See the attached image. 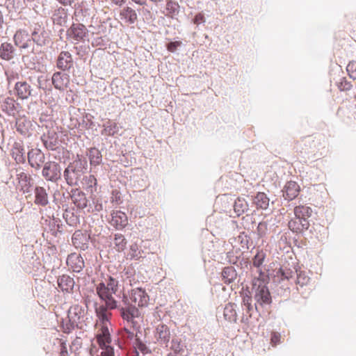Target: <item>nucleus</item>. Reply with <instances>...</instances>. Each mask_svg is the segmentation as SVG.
<instances>
[{
    "mask_svg": "<svg viewBox=\"0 0 356 356\" xmlns=\"http://www.w3.org/2000/svg\"><path fill=\"white\" fill-rule=\"evenodd\" d=\"M41 140L47 149H54L58 144V136L54 131H48L41 136Z\"/></svg>",
    "mask_w": 356,
    "mask_h": 356,
    "instance_id": "obj_29",
    "label": "nucleus"
},
{
    "mask_svg": "<svg viewBox=\"0 0 356 356\" xmlns=\"http://www.w3.org/2000/svg\"><path fill=\"white\" fill-rule=\"evenodd\" d=\"M31 41L38 46H43L47 40V33L40 25H35L31 33Z\"/></svg>",
    "mask_w": 356,
    "mask_h": 356,
    "instance_id": "obj_22",
    "label": "nucleus"
},
{
    "mask_svg": "<svg viewBox=\"0 0 356 356\" xmlns=\"http://www.w3.org/2000/svg\"><path fill=\"white\" fill-rule=\"evenodd\" d=\"M73 65L72 55L68 51H61L57 59V67L65 71L69 70Z\"/></svg>",
    "mask_w": 356,
    "mask_h": 356,
    "instance_id": "obj_23",
    "label": "nucleus"
},
{
    "mask_svg": "<svg viewBox=\"0 0 356 356\" xmlns=\"http://www.w3.org/2000/svg\"><path fill=\"white\" fill-rule=\"evenodd\" d=\"M88 35V30L82 24H73L67 31V38L76 43L84 42Z\"/></svg>",
    "mask_w": 356,
    "mask_h": 356,
    "instance_id": "obj_8",
    "label": "nucleus"
},
{
    "mask_svg": "<svg viewBox=\"0 0 356 356\" xmlns=\"http://www.w3.org/2000/svg\"><path fill=\"white\" fill-rule=\"evenodd\" d=\"M236 271L233 266H227L223 268L222 277L225 283L230 284L236 278Z\"/></svg>",
    "mask_w": 356,
    "mask_h": 356,
    "instance_id": "obj_44",
    "label": "nucleus"
},
{
    "mask_svg": "<svg viewBox=\"0 0 356 356\" xmlns=\"http://www.w3.org/2000/svg\"><path fill=\"white\" fill-rule=\"evenodd\" d=\"M63 218L70 226L75 227L79 223V216L74 209H66Z\"/></svg>",
    "mask_w": 356,
    "mask_h": 356,
    "instance_id": "obj_39",
    "label": "nucleus"
},
{
    "mask_svg": "<svg viewBox=\"0 0 356 356\" xmlns=\"http://www.w3.org/2000/svg\"><path fill=\"white\" fill-rule=\"evenodd\" d=\"M14 48L10 43L3 42L0 46V58L10 60L13 58Z\"/></svg>",
    "mask_w": 356,
    "mask_h": 356,
    "instance_id": "obj_36",
    "label": "nucleus"
},
{
    "mask_svg": "<svg viewBox=\"0 0 356 356\" xmlns=\"http://www.w3.org/2000/svg\"><path fill=\"white\" fill-rule=\"evenodd\" d=\"M60 165L55 161H48L44 165L42 175L47 181H58L61 177Z\"/></svg>",
    "mask_w": 356,
    "mask_h": 356,
    "instance_id": "obj_7",
    "label": "nucleus"
},
{
    "mask_svg": "<svg viewBox=\"0 0 356 356\" xmlns=\"http://www.w3.org/2000/svg\"><path fill=\"white\" fill-rule=\"evenodd\" d=\"M119 282L113 277L108 276L104 282H100L97 286V293L102 300L107 304L111 309H117L118 302L113 297L118 290Z\"/></svg>",
    "mask_w": 356,
    "mask_h": 356,
    "instance_id": "obj_4",
    "label": "nucleus"
},
{
    "mask_svg": "<svg viewBox=\"0 0 356 356\" xmlns=\"http://www.w3.org/2000/svg\"><path fill=\"white\" fill-rule=\"evenodd\" d=\"M60 346V356H68L66 343L64 341H61Z\"/></svg>",
    "mask_w": 356,
    "mask_h": 356,
    "instance_id": "obj_59",
    "label": "nucleus"
},
{
    "mask_svg": "<svg viewBox=\"0 0 356 356\" xmlns=\"http://www.w3.org/2000/svg\"><path fill=\"white\" fill-rule=\"evenodd\" d=\"M71 198L73 203L80 209H83L87 207L88 200L86 194L79 189H74L72 191Z\"/></svg>",
    "mask_w": 356,
    "mask_h": 356,
    "instance_id": "obj_25",
    "label": "nucleus"
},
{
    "mask_svg": "<svg viewBox=\"0 0 356 356\" xmlns=\"http://www.w3.org/2000/svg\"><path fill=\"white\" fill-rule=\"evenodd\" d=\"M309 280V277L305 273L300 272L297 274L296 284L300 286H303L307 284Z\"/></svg>",
    "mask_w": 356,
    "mask_h": 356,
    "instance_id": "obj_48",
    "label": "nucleus"
},
{
    "mask_svg": "<svg viewBox=\"0 0 356 356\" xmlns=\"http://www.w3.org/2000/svg\"><path fill=\"white\" fill-rule=\"evenodd\" d=\"M87 305H74L68 309L69 323L63 326L66 333H70L75 327L83 329L86 325Z\"/></svg>",
    "mask_w": 356,
    "mask_h": 356,
    "instance_id": "obj_5",
    "label": "nucleus"
},
{
    "mask_svg": "<svg viewBox=\"0 0 356 356\" xmlns=\"http://www.w3.org/2000/svg\"><path fill=\"white\" fill-rule=\"evenodd\" d=\"M103 128L102 134L108 136H113L120 131V127L118 126L117 123L111 122V120L104 123L103 124Z\"/></svg>",
    "mask_w": 356,
    "mask_h": 356,
    "instance_id": "obj_42",
    "label": "nucleus"
},
{
    "mask_svg": "<svg viewBox=\"0 0 356 356\" xmlns=\"http://www.w3.org/2000/svg\"><path fill=\"white\" fill-rule=\"evenodd\" d=\"M111 309L106 302L95 305L97 320L95 337L90 340L89 347L90 356H113V346L110 333Z\"/></svg>",
    "mask_w": 356,
    "mask_h": 356,
    "instance_id": "obj_1",
    "label": "nucleus"
},
{
    "mask_svg": "<svg viewBox=\"0 0 356 356\" xmlns=\"http://www.w3.org/2000/svg\"><path fill=\"white\" fill-rule=\"evenodd\" d=\"M131 1L139 6H146L147 5V0H131Z\"/></svg>",
    "mask_w": 356,
    "mask_h": 356,
    "instance_id": "obj_63",
    "label": "nucleus"
},
{
    "mask_svg": "<svg viewBox=\"0 0 356 356\" xmlns=\"http://www.w3.org/2000/svg\"><path fill=\"white\" fill-rule=\"evenodd\" d=\"M111 201L113 203H115L117 204H118L120 202V193L118 191H112Z\"/></svg>",
    "mask_w": 356,
    "mask_h": 356,
    "instance_id": "obj_58",
    "label": "nucleus"
},
{
    "mask_svg": "<svg viewBox=\"0 0 356 356\" xmlns=\"http://www.w3.org/2000/svg\"><path fill=\"white\" fill-rule=\"evenodd\" d=\"M15 44L21 49H27L30 47L31 40L29 33L25 30L17 31L14 35Z\"/></svg>",
    "mask_w": 356,
    "mask_h": 356,
    "instance_id": "obj_19",
    "label": "nucleus"
},
{
    "mask_svg": "<svg viewBox=\"0 0 356 356\" xmlns=\"http://www.w3.org/2000/svg\"><path fill=\"white\" fill-rule=\"evenodd\" d=\"M205 22H206V19H205L204 15L202 13H197L193 19V23L195 24L196 25H200L201 24H204V23H205Z\"/></svg>",
    "mask_w": 356,
    "mask_h": 356,
    "instance_id": "obj_55",
    "label": "nucleus"
},
{
    "mask_svg": "<svg viewBox=\"0 0 356 356\" xmlns=\"http://www.w3.org/2000/svg\"><path fill=\"white\" fill-rule=\"evenodd\" d=\"M282 192L284 200L291 201L298 195L300 186L296 181H290L286 182Z\"/></svg>",
    "mask_w": 356,
    "mask_h": 356,
    "instance_id": "obj_15",
    "label": "nucleus"
},
{
    "mask_svg": "<svg viewBox=\"0 0 356 356\" xmlns=\"http://www.w3.org/2000/svg\"><path fill=\"white\" fill-rule=\"evenodd\" d=\"M312 209L309 207L300 205L294 209L295 216L301 220H307L312 215Z\"/></svg>",
    "mask_w": 356,
    "mask_h": 356,
    "instance_id": "obj_41",
    "label": "nucleus"
},
{
    "mask_svg": "<svg viewBox=\"0 0 356 356\" xmlns=\"http://www.w3.org/2000/svg\"><path fill=\"white\" fill-rule=\"evenodd\" d=\"M51 82L56 89L63 91L67 88L70 85V75L65 72V71L56 72L52 75Z\"/></svg>",
    "mask_w": 356,
    "mask_h": 356,
    "instance_id": "obj_10",
    "label": "nucleus"
},
{
    "mask_svg": "<svg viewBox=\"0 0 356 356\" xmlns=\"http://www.w3.org/2000/svg\"><path fill=\"white\" fill-rule=\"evenodd\" d=\"M122 337L124 339L131 340L135 337V334L133 332H131L127 327H124V331L122 333Z\"/></svg>",
    "mask_w": 356,
    "mask_h": 356,
    "instance_id": "obj_57",
    "label": "nucleus"
},
{
    "mask_svg": "<svg viewBox=\"0 0 356 356\" xmlns=\"http://www.w3.org/2000/svg\"><path fill=\"white\" fill-rule=\"evenodd\" d=\"M93 208L90 210V207L88 209V211L92 212H99L103 210L104 206L102 201L99 199H95L92 201Z\"/></svg>",
    "mask_w": 356,
    "mask_h": 356,
    "instance_id": "obj_52",
    "label": "nucleus"
},
{
    "mask_svg": "<svg viewBox=\"0 0 356 356\" xmlns=\"http://www.w3.org/2000/svg\"><path fill=\"white\" fill-rule=\"evenodd\" d=\"M165 10L167 13L165 15L166 16L173 17V16L179 13V5L176 1L167 0Z\"/></svg>",
    "mask_w": 356,
    "mask_h": 356,
    "instance_id": "obj_45",
    "label": "nucleus"
},
{
    "mask_svg": "<svg viewBox=\"0 0 356 356\" xmlns=\"http://www.w3.org/2000/svg\"><path fill=\"white\" fill-rule=\"evenodd\" d=\"M266 257V252L263 250L258 251L256 255L253 257L252 266L254 267V269H252V277H261V275H267L262 270V264Z\"/></svg>",
    "mask_w": 356,
    "mask_h": 356,
    "instance_id": "obj_12",
    "label": "nucleus"
},
{
    "mask_svg": "<svg viewBox=\"0 0 356 356\" xmlns=\"http://www.w3.org/2000/svg\"><path fill=\"white\" fill-rule=\"evenodd\" d=\"M1 108L9 115H14L17 112L19 104L12 97H6L0 102Z\"/></svg>",
    "mask_w": 356,
    "mask_h": 356,
    "instance_id": "obj_28",
    "label": "nucleus"
},
{
    "mask_svg": "<svg viewBox=\"0 0 356 356\" xmlns=\"http://www.w3.org/2000/svg\"><path fill=\"white\" fill-rule=\"evenodd\" d=\"M122 305H118V309L120 311V316L124 322H126L128 325L133 327L134 330H137L140 327L136 318L140 316V312L136 305L129 302L128 296L124 293L122 299Z\"/></svg>",
    "mask_w": 356,
    "mask_h": 356,
    "instance_id": "obj_6",
    "label": "nucleus"
},
{
    "mask_svg": "<svg viewBox=\"0 0 356 356\" xmlns=\"http://www.w3.org/2000/svg\"><path fill=\"white\" fill-rule=\"evenodd\" d=\"M241 307L243 309L241 321L245 323H248L254 312L256 311L255 305H252V297L248 294L243 296ZM257 312H258V309Z\"/></svg>",
    "mask_w": 356,
    "mask_h": 356,
    "instance_id": "obj_11",
    "label": "nucleus"
},
{
    "mask_svg": "<svg viewBox=\"0 0 356 356\" xmlns=\"http://www.w3.org/2000/svg\"><path fill=\"white\" fill-rule=\"evenodd\" d=\"M97 179L93 175L84 177L82 181L83 187L90 193L97 191Z\"/></svg>",
    "mask_w": 356,
    "mask_h": 356,
    "instance_id": "obj_43",
    "label": "nucleus"
},
{
    "mask_svg": "<svg viewBox=\"0 0 356 356\" xmlns=\"http://www.w3.org/2000/svg\"><path fill=\"white\" fill-rule=\"evenodd\" d=\"M339 89L341 91H346L350 90L352 84L350 81H347L345 78H343L337 83Z\"/></svg>",
    "mask_w": 356,
    "mask_h": 356,
    "instance_id": "obj_51",
    "label": "nucleus"
},
{
    "mask_svg": "<svg viewBox=\"0 0 356 356\" xmlns=\"http://www.w3.org/2000/svg\"><path fill=\"white\" fill-rule=\"evenodd\" d=\"M35 204L45 207L49 204L48 195L46 189L41 186H36L34 190Z\"/></svg>",
    "mask_w": 356,
    "mask_h": 356,
    "instance_id": "obj_31",
    "label": "nucleus"
},
{
    "mask_svg": "<svg viewBox=\"0 0 356 356\" xmlns=\"http://www.w3.org/2000/svg\"><path fill=\"white\" fill-rule=\"evenodd\" d=\"M114 243L118 251L120 252L126 248L127 241L122 234H116L114 237Z\"/></svg>",
    "mask_w": 356,
    "mask_h": 356,
    "instance_id": "obj_46",
    "label": "nucleus"
},
{
    "mask_svg": "<svg viewBox=\"0 0 356 356\" xmlns=\"http://www.w3.org/2000/svg\"><path fill=\"white\" fill-rule=\"evenodd\" d=\"M58 285L63 291L71 292L74 286V280L72 277L67 275H63L58 278Z\"/></svg>",
    "mask_w": 356,
    "mask_h": 356,
    "instance_id": "obj_33",
    "label": "nucleus"
},
{
    "mask_svg": "<svg viewBox=\"0 0 356 356\" xmlns=\"http://www.w3.org/2000/svg\"><path fill=\"white\" fill-rule=\"evenodd\" d=\"M112 1V3H113L114 4H115L116 6H122V4H124L127 0H111Z\"/></svg>",
    "mask_w": 356,
    "mask_h": 356,
    "instance_id": "obj_64",
    "label": "nucleus"
},
{
    "mask_svg": "<svg viewBox=\"0 0 356 356\" xmlns=\"http://www.w3.org/2000/svg\"><path fill=\"white\" fill-rule=\"evenodd\" d=\"M154 337L159 343L167 345L170 338L169 327L163 323H160L156 327Z\"/></svg>",
    "mask_w": 356,
    "mask_h": 356,
    "instance_id": "obj_16",
    "label": "nucleus"
},
{
    "mask_svg": "<svg viewBox=\"0 0 356 356\" xmlns=\"http://www.w3.org/2000/svg\"><path fill=\"white\" fill-rule=\"evenodd\" d=\"M120 19L129 24H134L137 20L138 16L135 10L131 7H124L120 13Z\"/></svg>",
    "mask_w": 356,
    "mask_h": 356,
    "instance_id": "obj_34",
    "label": "nucleus"
},
{
    "mask_svg": "<svg viewBox=\"0 0 356 356\" xmlns=\"http://www.w3.org/2000/svg\"><path fill=\"white\" fill-rule=\"evenodd\" d=\"M110 223L117 229H122L127 224V215L121 211H113L111 213V220Z\"/></svg>",
    "mask_w": 356,
    "mask_h": 356,
    "instance_id": "obj_20",
    "label": "nucleus"
},
{
    "mask_svg": "<svg viewBox=\"0 0 356 356\" xmlns=\"http://www.w3.org/2000/svg\"><path fill=\"white\" fill-rule=\"evenodd\" d=\"M63 6H71L74 0H57Z\"/></svg>",
    "mask_w": 356,
    "mask_h": 356,
    "instance_id": "obj_62",
    "label": "nucleus"
},
{
    "mask_svg": "<svg viewBox=\"0 0 356 356\" xmlns=\"http://www.w3.org/2000/svg\"><path fill=\"white\" fill-rule=\"evenodd\" d=\"M282 271V275L283 277V278L284 279H286V280H289L291 275V271H290L289 270H281Z\"/></svg>",
    "mask_w": 356,
    "mask_h": 356,
    "instance_id": "obj_60",
    "label": "nucleus"
},
{
    "mask_svg": "<svg viewBox=\"0 0 356 356\" xmlns=\"http://www.w3.org/2000/svg\"><path fill=\"white\" fill-rule=\"evenodd\" d=\"M67 10L62 7H58L53 13L51 19L54 24L63 26L67 23Z\"/></svg>",
    "mask_w": 356,
    "mask_h": 356,
    "instance_id": "obj_26",
    "label": "nucleus"
},
{
    "mask_svg": "<svg viewBox=\"0 0 356 356\" xmlns=\"http://www.w3.org/2000/svg\"><path fill=\"white\" fill-rule=\"evenodd\" d=\"M269 277L268 275H261V277H254L252 280V291L255 300V309L258 307H264L270 305L272 302V298L267 286Z\"/></svg>",
    "mask_w": 356,
    "mask_h": 356,
    "instance_id": "obj_2",
    "label": "nucleus"
},
{
    "mask_svg": "<svg viewBox=\"0 0 356 356\" xmlns=\"http://www.w3.org/2000/svg\"><path fill=\"white\" fill-rule=\"evenodd\" d=\"M170 348L175 355H183L186 348L185 339L179 336L174 337L172 339Z\"/></svg>",
    "mask_w": 356,
    "mask_h": 356,
    "instance_id": "obj_27",
    "label": "nucleus"
},
{
    "mask_svg": "<svg viewBox=\"0 0 356 356\" xmlns=\"http://www.w3.org/2000/svg\"><path fill=\"white\" fill-rule=\"evenodd\" d=\"M281 334L276 332H273L270 337V343L275 346L280 343Z\"/></svg>",
    "mask_w": 356,
    "mask_h": 356,
    "instance_id": "obj_54",
    "label": "nucleus"
},
{
    "mask_svg": "<svg viewBox=\"0 0 356 356\" xmlns=\"http://www.w3.org/2000/svg\"><path fill=\"white\" fill-rule=\"evenodd\" d=\"M5 74L6 76L8 85H10L15 80L19 79L18 73L14 72L13 70H7L6 71Z\"/></svg>",
    "mask_w": 356,
    "mask_h": 356,
    "instance_id": "obj_53",
    "label": "nucleus"
},
{
    "mask_svg": "<svg viewBox=\"0 0 356 356\" xmlns=\"http://www.w3.org/2000/svg\"><path fill=\"white\" fill-rule=\"evenodd\" d=\"M181 44V42L179 41L171 42L168 44L167 49L170 52H175Z\"/></svg>",
    "mask_w": 356,
    "mask_h": 356,
    "instance_id": "obj_56",
    "label": "nucleus"
},
{
    "mask_svg": "<svg viewBox=\"0 0 356 356\" xmlns=\"http://www.w3.org/2000/svg\"><path fill=\"white\" fill-rule=\"evenodd\" d=\"M248 203L243 197H238L234 203V211L239 216L248 210Z\"/></svg>",
    "mask_w": 356,
    "mask_h": 356,
    "instance_id": "obj_37",
    "label": "nucleus"
},
{
    "mask_svg": "<svg viewBox=\"0 0 356 356\" xmlns=\"http://www.w3.org/2000/svg\"><path fill=\"white\" fill-rule=\"evenodd\" d=\"M44 154L39 149H32L28 152V161L32 168L40 169L44 163Z\"/></svg>",
    "mask_w": 356,
    "mask_h": 356,
    "instance_id": "obj_14",
    "label": "nucleus"
},
{
    "mask_svg": "<svg viewBox=\"0 0 356 356\" xmlns=\"http://www.w3.org/2000/svg\"><path fill=\"white\" fill-rule=\"evenodd\" d=\"M270 200L264 193H258L253 199V203L257 209H266L269 206Z\"/></svg>",
    "mask_w": 356,
    "mask_h": 356,
    "instance_id": "obj_38",
    "label": "nucleus"
},
{
    "mask_svg": "<svg viewBox=\"0 0 356 356\" xmlns=\"http://www.w3.org/2000/svg\"><path fill=\"white\" fill-rule=\"evenodd\" d=\"M4 24V17L3 14L1 10L0 9V33L2 32Z\"/></svg>",
    "mask_w": 356,
    "mask_h": 356,
    "instance_id": "obj_61",
    "label": "nucleus"
},
{
    "mask_svg": "<svg viewBox=\"0 0 356 356\" xmlns=\"http://www.w3.org/2000/svg\"><path fill=\"white\" fill-rule=\"evenodd\" d=\"M88 168V161L82 154H77L76 159L67 165L63 172V177L70 186L79 185L84 170Z\"/></svg>",
    "mask_w": 356,
    "mask_h": 356,
    "instance_id": "obj_3",
    "label": "nucleus"
},
{
    "mask_svg": "<svg viewBox=\"0 0 356 356\" xmlns=\"http://www.w3.org/2000/svg\"><path fill=\"white\" fill-rule=\"evenodd\" d=\"M14 90L19 99H27L31 95L33 89L26 81H17L15 84Z\"/></svg>",
    "mask_w": 356,
    "mask_h": 356,
    "instance_id": "obj_17",
    "label": "nucleus"
},
{
    "mask_svg": "<svg viewBox=\"0 0 356 356\" xmlns=\"http://www.w3.org/2000/svg\"><path fill=\"white\" fill-rule=\"evenodd\" d=\"M17 178L20 190L24 193H29L31 191V188L32 186L31 177L24 172L19 171L17 174Z\"/></svg>",
    "mask_w": 356,
    "mask_h": 356,
    "instance_id": "obj_24",
    "label": "nucleus"
},
{
    "mask_svg": "<svg viewBox=\"0 0 356 356\" xmlns=\"http://www.w3.org/2000/svg\"><path fill=\"white\" fill-rule=\"evenodd\" d=\"M128 298L131 304L134 303V305L139 307L147 306L149 301V296L143 289L140 287L132 289Z\"/></svg>",
    "mask_w": 356,
    "mask_h": 356,
    "instance_id": "obj_9",
    "label": "nucleus"
},
{
    "mask_svg": "<svg viewBox=\"0 0 356 356\" xmlns=\"http://www.w3.org/2000/svg\"><path fill=\"white\" fill-rule=\"evenodd\" d=\"M86 156L88 157L90 161V165L91 167V171L93 170L96 172L95 169L102 163V155L101 152L96 147H91L88 149Z\"/></svg>",
    "mask_w": 356,
    "mask_h": 356,
    "instance_id": "obj_21",
    "label": "nucleus"
},
{
    "mask_svg": "<svg viewBox=\"0 0 356 356\" xmlns=\"http://www.w3.org/2000/svg\"><path fill=\"white\" fill-rule=\"evenodd\" d=\"M289 228L293 232H300L303 230H306L309 227V223L307 220H301L296 217L294 219H291L288 223Z\"/></svg>",
    "mask_w": 356,
    "mask_h": 356,
    "instance_id": "obj_30",
    "label": "nucleus"
},
{
    "mask_svg": "<svg viewBox=\"0 0 356 356\" xmlns=\"http://www.w3.org/2000/svg\"><path fill=\"white\" fill-rule=\"evenodd\" d=\"M128 256L130 257V259H137L140 258V252L138 250V247L137 244H132L130 246L129 252L128 254Z\"/></svg>",
    "mask_w": 356,
    "mask_h": 356,
    "instance_id": "obj_49",
    "label": "nucleus"
},
{
    "mask_svg": "<svg viewBox=\"0 0 356 356\" xmlns=\"http://www.w3.org/2000/svg\"><path fill=\"white\" fill-rule=\"evenodd\" d=\"M87 236L81 231H76L72 237V243L76 248L86 250L88 248Z\"/></svg>",
    "mask_w": 356,
    "mask_h": 356,
    "instance_id": "obj_32",
    "label": "nucleus"
},
{
    "mask_svg": "<svg viewBox=\"0 0 356 356\" xmlns=\"http://www.w3.org/2000/svg\"><path fill=\"white\" fill-rule=\"evenodd\" d=\"M134 348L137 353L140 352L143 355H147L150 353L149 348L139 339H136Z\"/></svg>",
    "mask_w": 356,
    "mask_h": 356,
    "instance_id": "obj_47",
    "label": "nucleus"
},
{
    "mask_svg": "<svg viewBox=\"0 0 356 356\" xmlns=\"http://www.w3.org/2000/svg\"><path fill=\"white\" fill-rule=\"evenodd\" d=\"M347 72L349 76L353 79H356V62L350 61L346 67Z\"/></svg>",
    "mask_w": 356,
    "mask_h": 356,
    "instance_id": "obj_50",
    "label": "nucleus"
},
{
    "mask_svg": "<svg viewBox=\"0 0 356 356\" xmlns=\"http://www.w3.org/2000/svg\"><path fill=\"white\" fill-rule=\"evenodd\" d=\"M236 305L234 303L229 302L224 308L223 315L226 320L229 322H236L237 314L236 312Z\"/></svg>",
    "mask_w": 356,
    "mask_h": 356,
    "instance_id": "obj_40",
    "label": "nucleus"
},
{
    "mask_svg": "<svg viewBox=\"0 0 356 356\" xmlns=\"http://www.w3.org/2000/svg\"><path fill=\"white\" fill-rule=\"evenodd\" d=\"M67 265L74 272L79 273L84 268V261L81 256L76 253H72L67 258Z\"/></svg>",
    "mask_w": 356,
    "mask_h": 356,
    "instance_id": "obj_18",
    "label": "nucleus"
},
{
    "mask_svg": "<svg viewBox=\"0 0 356 356\" xmlns=\"http://www.w3.org/2000/svg\"><path fill=\"white\" fill-rule=\"evenodd\" d=\"M17 131L25 137H29L32 134L33 129V122L26 117H20L16 120Z\"/></svg>",
    "mask_w": 356,
    "mask_h": 356,
    "instance_id": "obj_13",
    "label": "nucleus"
},
{
    "mask_svg": "<svg viewBox=\"0 0 356 356\" xmlns=\"http://www.w3.org/2000/svg\"><path fill=\"white\" fill-rule=\"evenodd\" d=\"M25 150L20 143H15L12 149V155L17 163H22L26 160Z\"/></svg>",
    "mask_w": 356,
    "mask_h": 356,
    "instance_id": "obj_35",
    "label": "nucleus"
}]
</instances>
